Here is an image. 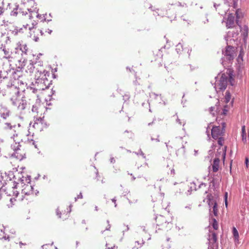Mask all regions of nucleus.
<instances>
[{
    "label": "nucleus",
    "mask_w": 249,
    "mask_h": 249,
    "mask_svg": "<svg viewBox=\"0 0 249 249\" xmlns=\"http://www.w3.org/2000/svg\"><path fill=\"white\" fill-rule=\"evenodd\" d=\"M215 82L214 88L217 93L223 91L226 89L228 82H229L231 85L233 86L234 81L232 72L229 70L227 71L226 73H219L217 76L215 77Z\"/></svg>",
    "instance_id": "f257e3e1"
},
{
    "label": "nucleus",
    "mask_w": 249,
    "mask_h": 249,
    "mask_svg": "<svg viewBox=\"0 0 249 249\" xmlns=\"http://www.w3.org/2000/svg\"><path fill=\"white\" fill-rule=\"evenodd\" d=\"M222 54L224 57L222 58V64L224 67H225L226 62L228 63H231L233 60L235 54V49L231 45H227L225 50L222 51Z\"/></svg>",
    "instance_id": "f03ea898"
},
{
    "label": "nucleus",
    "mask_w": 249,
    "mask_h": 249,
    "mask_svg": "<svg viewBox=\"0 0 249 249\" xmlns=\"http://www.w3.org/2000/svg\"><path fill=\"white\" fill-rule=\"evenodd\" d=\"M41 62H38V64L36 69L35 78L36 79V84H42L45 83V80H47V76L49 75V72L42 67Z\"/></svg>",
    "instance_id": "7ed1b4c3"
},
{
    "label": "nucleus",
    "mask_w": 249,
    "mask_h": 249,
    "mask_svg": "<svg viewBox=\"0 0 249 249\" xmlns=\"http://www.w3.org/2000/svg\"><path fill=\"white\" fill-rule=\"evenodd\" d=\"M226 126L225 123H222V127L220 126H213L211 129V134L214 139H217L219 136H222L225 133V129Z\"/></svg>",
    "instance_id": "20e7f679"
},
{
    "label": "nucleus",
    "mask_w": 249,
    "mask_h": 249,
    "mask_svg": "<svg viewBox=\"0 0 249 249\" xmlns=\"http://www.w3.org/2000/svg\"><path fill=\"white\" fill-rule=\"evenodd\" d=\"M20 145L19 144V142H16L14 145H12L11 147L14 150V153L12 154V156L15 157L19 160H22L24 158V156L18 152L20 150Z\"/></svg>",
    "instance_id": "39448f33"
},
{
    "label": "nucleus",
    "mask_w": 249,
    "mask_h": 249,
    "mask_svg": "<svg viewBox=\"0 0 249 249\" xmlns=\"http://www.w3.org/2000/svg\"><path fill=\"white\" fill-rule=\"evenodd\" d=\"M10 115V111L8 107L2 104H0V117L6 120Z\"/></svg>",
    "instance_id": "423d86ee"
},
{
    "label": "nucleus",
    "mask_w": 249,
    "mask_h": 249,
    "mask_svg": "<svg viewBox=\"0 0 249 249\" xmlns=\"http://www.w3.org/2000/svg\"><path fill=\"white\" fill-rule=\"evenodd\" d=\"M238 33L237 31H229L227 33V36L225 37V40L227 41V44H228V41L230 40V41L231 40L235 41V39L237 38Z\"/></svg>",
    "instance_id": "0eeeda50"
},
{
    "label": "nucleus",
    "mask_w": 249,
    "mask_h": 249,
    "mask_svg": "<svg viewBox=\"0 0 249 249\" xmlns=\"http://www.w3.org/2000/svg\"><path fill=\"white\" fill-rule=\"evenodd\" d=\"M38 64V62L37 61L35 62L33 60H30L29 64L27 66L26 71L30 74L32 73L36 70Z\"/></svg>",
    "instance_id": "6e6552de"
},
{
    "label": "nucleus",
    "mask_w": 249,
    "mask_h": 249,
    "mask_svg": "<svg viewBox=\"0 0 249 249\" xmlns=\"http://www.w3.org/2000/svg\"><path fill=\"white\" fill-rule=\"evenodd\" d=\"M235 17L233 14H229L226 22V26L228 28H231L234 25Z\"/></svg>",
    "instance_id": "1a4fd4ad"
},
{
    "label": "nucleus",
    "mask_w": 249,
    "mask_h": 249,
    "mask_svg": "<svg viewBox=\"0 0 249 249\" xmlns=\"http://www.w3.org/2000/svg\"><path fill=\"white\" fill-rule=\"evenodd\" d=\"M207 199L208 204L210 207V213L211 215V210L213 208V206H214L215 204H217V202L212 195H208L207 196Z\"/></svg>",
    "instance_id": "9d476101"
},
{
    "label": "nucleus",
    "mask_w": 249,
    "mask_h": 249,
    "mask_svg": "<svg viewBox=\"0 0 249 249\" xmlns=\"http://www.w3.org/2000/svg\"><path fill=\"white\" fill-rule=\"evenodd\" d=\"M33 187L30 185H26L23 189L22 190V193L24 194L25 195H30L33 194Z\"/></svg>",
    "instance_id": "9b49d317"
},
{
    "label": "nucleus",
    "mask_w": 249,
    "mask_h": 249,
    "mask_svg": "<svg viewBox=\"0 0 249 249\" xmlns=\"http://www.w3.org/2000/svg\"><path fill=\"white\" fill-rule=\"evenodd\" d=\"M219 162L220 160L218 157H216L214 159L213 164L212 165L213 171V172H216L218 170Z\"/></svg>",
    "instance_id": "f8f14e48"
},
{
    "label": "nucleus",
    "mask_w": 249,
    "mask_h": 249,
    "mask_svg": "<svg viewBox=\"0 0 249 249\" xmlns=\"http://www.w3.org/2000/svg\"><path fill=\"white\" fill-rule=\"evenodd\" d=\"M157 222V225H162L164 223H166V220L165 218L162 216V215H159L158 216H157L155 218Z\"/></svg>",
    "instance_id": "ddd939ff"
},
{
    "label": "nucleus",
    "mask_w": 249,
    "mask_h": 249,
    "mask_svg": "<svg viewBox=\"0 0 249 249\" xmlns=\"http://www.w3.org/2000/svg\"><path fill=\"white\" fill-rule=\"evenodd\" d=\"M234 15H236V24L240 27V22L239 19L242 18L243 14L241 12V10L239 9L236 10Z\"/></svg>",
    "instance_id": "4468645a"
},
{
    "label": "nucleus",
    "mask_w": 249,
    "mask_h": 249,
    "mask_svg": "<svg viewBox=\"0 0 249 249\" xmlns=\"http://www.w3.org/2000/svg\"><path fill=\"white\" fill-rule=\"evenodd\" d=\"M226 148L227 146H225L222 148H219L218 149H217V154H216V157H220V155L222 154V156L224 159L226 156Z\"/></svg>",
    "instance_id": "2eb2a0df"
},
{
    "label": "nucleus",
    "mask_w": 249,
    "mask_h": 249,
    "mask_svg": "<svg viewBox=\"0 0 249 249\" xmlns=\"http://www.w3.org/2000/svg\"><path fill=\"white\" fill-rule=\"evenodd\" d=\"M214 110H215V111L217 113H219L221 110V107H220L219 105V101H217L216 104H215V107H212L210 108V112L213 114L214 115V113H212V111Z\"/></svg>",
    "instance_id": "dca6fc26"
},
{
    "label": "nucleus",
    "mask_w": 249,
    "mask_h": 249,
    "mask_svg": "<svg viewBox=\"0 0 249 249\" xmlns=\"http://www.w3.org/2000/svg\"><path fill=\"white\" fill-rule=\"evenodd\" d=\"M242 140L244 142V143H246L247 142V133L246 131V127L245 125L242 126Z\"/></svg>",
    "instance_id": "f3484780"
},
{
    "label": "nucleus",
    "mask_w": 249,
    "mask_h": 249,
    "mask_svg": "<svg viewBox=\"0 0 249 249\" xmlns=\"http://www.w3.org/2000/svg\"><path fill=\"white\" fill-rule=\"evenodd\" d=\"M232 234L234 237V242H238L239 240V233L237 229L234 227L232 228Z\"/></svg>",
    "instance_id": "a211bd4d"
},
{
    "label": "nucleus",
    "mask_w": 249,
    "mask_h": 249,
    "mask_svg": "<svg viewBox=\"0 0 249 249\" xmlns=\"http://www.w3.org/2000/svg\"><path fill=\"white\" fill-rule=\"evenodd\" d=\"M26 106V101L25 100L22 99L18 107V110H23L25 108Z\"/></svg>",
    "instance_id": "6ab92c4d"
},
{
    "label": "nucleus",
    "mask_w": 249,
    "mask_h": 249,
    "mask_svg": "<svg viewBox=\"0 0 249 249\" xmlns=\"http://www.w3.org/2000/svg\"><path fill=\"white\" fill-rule=\"evenodd\" d=\"M0 49H1L2 51L4 52L6 58H7L10 57V53L9 51V49H6L5 46H3V45L2 44L1 46L0 47Z\"/></svg>",
    "instance_id": "aec40b11"
},
{
    "label": "nucleus",
    "mask_w": 249,
    "mask_h": 249,
    "mask_svg": "<svg viewBox=\"0 0 249 249\" xmlns=\"http://www.w3.org/2000/svg\"><path fill=\"white\" fill-rule=\"evenodd\" d=\"M225 3L228 5L229 6H233L235 8V5L236 4L237 0H224Z\"/></svg>",
    "instance_id": "412c9836"
},
{
    "label": "nucleus",
    "mask_w": 249,
    "mask_h": 249,
    "mask_svg": "<svg viewBox=\"0 0 249 249\" xmlns=\"http://www.w3.org/2000/svg\"><path fill=\"white\" fill-rule=\"evenodd\" d=\"M231 99V95L229 91L227 90L226 92L225 97H224V102L225 103H228L230 102V100Z\"/></svg>",
    "instance_id": "4be33fe9"
},
{
    "label": "nucleus",
    "mask_w": 249,
    "mask_h": 249,
    "mask_svg": "<svg viewBox=\"0 0 249 249\" xmlns=\"http://www.w3.org/2000/svg\"><path fill=\"white\" fill-rule=\"evenodd\" d=\"M8 71L0 70V78L6 79L8 77Z\"/></svg>",
    "instance_id": "5701e85b"
},
{
    "label": "nucleus",
    "mask_w": 249,
    "mask_h": 249,
    "mask_svg": "<svg viewBox=\"0 0 249 249\" xmlns=\"http://www.w3.org/2000/svg\"><path fill=\"white\" fill-rule=\"evenodd\" d=\"M26 60L25 59H21L18 60L19 65L18 68L22 69L26 65Z\"/></svg>",
    "instance_id": "b1692460"
},
{
    "label": "nucleus",
    "mask_w": 249,
    "mask_h": 249,
    "mask_svg": "<svg viewBox=\"0 0 249 249\" xmlns=\"http://www.w3.org/2000/svg\"><path fill=\"white\" fill-rule=\"evenodd\" d=\"M20 50L21 51L22 55L23 53L26 54L27 51H28V48L26 45H23L20 46Z\"/></svg>",
    "instance_id": "393cba45"
},
{
    "label": "nucleus",
    "mask_w": 249,
    "mask_h": 249,
    "mask_svg": "<svg viewBox=\"0 0 249 249\" xmlns=\"http://www.w3.org/2000/svg\"><path fill=\"white\" fill-rule=\"evenodd\" d=\"M135 246L132 247L133 249H138L139 248H141L142 245L144 244V242L143 240H142V243H140L139 241H136L135 242Z\"/></svg>",
    "instance_id": "a878e982"
},
{
    "label": "nucleus",
    "mask_w": 249,
    "mask_h": 249,
    "mask_svg": "<svg viewBox=\"0 0 249 249\" xmlns=\"http://www.w3.org/2000/svg\"><path fill=\"white\" fill-rule=\"evenodd\" d=\"M176 50L178 53H179L183 51V46L180 43L177 45Z\"/></svg>",
    "instance_id": "bb28decb"
},
{
    "label": "nucleus",
    "mask_w": 249,
    "mask_h": 249,
    "mask_svg": "<svg viewBox=\"0 0 249 249\" xmlns=\"http://www.w3.org/2000/svg\"><path fill=\"white\" fill-rule=\"evenodd\" d=\"M210 240L213 242V243H215L217 241V235L215 233L213 232L212 233L211 237Z\"/></svg>",
    "instance_id": "cd10ccee"
},
{
    "label": "nucleus",
    "mask_w": 249,
    "mask_h": 249,
    "mask_svg": "<svg viewBox=\"0 0 249 249\" xmlns=\"http://www.w3.org/2000/svg\"><path fill=\"white\" fill-rule=\"evenodd\" d=\"M17 128L16 125H12L10 123H6L5 124V126H4L5 129L9 128L10 129H12L13 128Z\"/></svg>",
    "instance_id": "c85d7f7f"
},
{
    "label": "nucleus",
    "mask_w": 249,
    "mask_h": 249,
    "mask_svg": "<svg viewBox=\"0 0 249 249\" xmlns=\"http://www.w3.org/2000/svg\"><path fill=\"white\" fill-rule=\"evenodd\" d=\"M213 211H211V213H213L214 216L217 215L218 210H217V204H214V206H213Z\"/></svg>",
    "instance_id": "c756f323"
},
{
    "label": "nucleus",
    "mask_w": 249,
    "mask_h": 249,
    "mask_svg": "<svg viewBox=\"0 0 249 249\" xmlns=\"http://www.w3.org/2000/svg\"><path fill=\"white\" fill-rule=\"evenodd\" d=\"M213 223L212 226L214 230H217L218 228L217 222L215 218H212Z\"/></svg>",
    "instance_id": "7c9ffc66"
},
{
    "label": "nucleus",
    "mask_w": 249,
    "mask_h": 249,
    "mask_svg": "<svg viewBox=\"0 0 249 249\" xmlns=\"http://www.w3.org/2000/svg\"><path fill=\"white\" fill-rule=\"evenodd\" d=\"M228 105L224 106V108L222 109V112H221L222 115H226L227 114V112L228 111Z\"/></svg>",
    "instance_id": "2f4dec72"
},
{
    "label": "nucleus",
    "mask_w": 249,
    "mask_h": 249,
    "mask_svg": "<svg viewBox=\"0 0 249 249\" xmlns=\"http://www.w3.org/2000/svg\"><path fill=\"white\" fill-rule=\"evenodd\" d=\"M20 126V124H18L17 126V128H14L13 130L14 131L15 133L13 134V138L14 139L15 137H17L18 136V133L17 132L18 131V128H19Z\"/></svg>",
    "instance_id": "473e14b6"
},
{
    "label": "nucleus",
    "mask_w": 249,
    "mask_h": 249,
    "mask_svg": "<svg viewBox=\"0 0 249 249\" xmlns=\"http://www.w3.org/2000/svg\"><path fill=\"white\" fill-rule=\"evenodd\" d=\"M18 5H16V7L11 12V15L16 16L17 15L18 12L17 11L18 8Z\"/></svg>",
    "instance_id": "72a5a7b5"
},
{
    "label": "nucleus",
    "mask_w": 249,
    "mask_h": 249,
    "mask_svg": "<svg viewBox=\"0 0 249 249\" xmlns=\"http://www.w3.org/2000/svg\"><path fill=\"white\" fill-rule=\"evenodd\" d=\"M179 153H181L183 154H184L185 149H184V146L183 145H182V146L180 148L178 149L177 150L176 154H177V155H178Z\"/></svg>",
    "instance_id": "f704fd0d"
},
{
    "label": "nucleus",
    "mask_w": 249,
    "mask_h": 249,
    "mask_svg": "<svg viewBox=\"0 0 249 249\" xmlns=\"http://www.w3.org/2000/svg\"><path fill=\"white\" fill-rule=\"evenodd\" d=\"M217 139H218V141H217L218 144L220 146H222L223 142L224 141V138L223 137H218Z\"/></svg>",
    "instance_id": "c9c22d12"
},
{
    "label": "nucleus",
    "mask_w": 249,
    "mask_h": 249,
    "mask_svg": "<svg viewBox=\"0 0 249 249\" xmlns=\"http://www.w3.org/2000/svg\"><path fill=\"white\" fill-rule=\"evenodd\" d=\"M134 153L137 155H141V156H142V157H143V159L146 158V157H145L144 154L143 153V152L142 151V150L141 149L139 150V151L138 152H135Z\"/></svg>",
    "instance_id": "e433bc0d"
},
{
    "label": "nucleus",
    "mask_w": 249,
    "mask_h": 249,
    "mask_svg": "<svg viewBox=\"0 0 249 249\" xmlns=\"http://www.w3.org/2000/svg\"><path fill=\"white\" fill-rule=\"evenodd\" d=\"M8 177L9 178L10 180H11L12 178H13L15 177V175H14L13 172L9 171L8 173Z\"/></svg>",
    "instance_id": "4c0bfd02"
},
{
    "label": "nucleus",
    "mask_w": 249,
    "mask_h": 249,
    "mask_svg": "<svg viewBox=\"0 0 249 249\" xmlns=\"http://www.w3.org/2000/svg\"><path fill=\"white\" fill-rule=\"evenodd\" d=\"M190 189L191 190H196V184L195 182H193L191 183Z\"/></svg>",
    "instance_id": "58836bf2"
},
{
    "label": "nucleus",
    "mask_w": 249,
    "mask_h": 249,
    "mask_svg": "<svg viewBox=\"0 0 249 249\" xmlns=\"http://www.w3.org/2000/svg\"><path fill=\"white\" fill-rule=\"evenodd\" d=\"M244 30L246 31L245 32H244L243 33L244 37V39H245V37H246L247 36H248V26H244Z\"/></svg>",
    "instance_id": "ea45409f"
},
{
    "label": "nucleus",
    "mask_w": 249,
    "mask_h": 249,
    "mask_svg": "<svg viewBox=\"0 0 249 249\" xmlns=\"http://www.w3.org/2000/svg\"><path fill=\"white\" fill-rule=\"evenodd\" d=\"M224 197H225L224 198H225V205L226 207H227V205H228V202H227L228 193L226 192L225 193Z\"/></svg>",
    "instance_id": "a19ab883"
},
{
    "label": "nucleus",
    "mask_w": 249,
    "mask_h": 249,
    "mask_svg": "<svg viewBox=\"0 0 249 249\" xmlns=\"http://www.w3.org/2000/svg\"><path fill=\"white\" fill-rule=\"evenodd\" d=\"M216 179L213 178L211 183L212 184V186L213 187H215L216 186Z\"/></svg>",
    "instance_id": "79ce46f5"
},
{
    "label": "nucleus",
    "mask_w": 249,
    "mask_h": 249,
    "mask_svg": "<svg viewBox=\"0 0 249 249\" xmlns=\"http://www.w3.org/2000/svg\"><path fill=\"white\" fill-rule=\"evenodd\" d=\"M110 228H111L110 224H108L105 230L101 231V233L103 234L105 231H110Z\"/></svg>",
    "instance_id": "37998d69"
},
{
    "label": "nucleus",
    "mask_w": 249,
    "mask_h": 249,
    "mask_svg": "<svg viewBox=\"0 0 249 249\" xmlns=\"http://www.w3.org/2000/svg\"><path fill=\"white\" fill-rule=\"evenodd\" d=\"M83 196L81 193H80L79 195L77 196V197H75V201H76L77 199L78 198H82Z\"/></svg>",
    "instance_id": "c03bdc74"
},
{
    "label": "nucleus",
    "mask_w": 249,
    "mask_h": 249,
    "mask_svg": "<svg viewBox=\"0 0 249 249\" xmlns=\"http://www.w3.org/2000/svg\"><path fill=\"white\" fill-rule=\"evenodd\" d=\"M248 163H249V158L248 157H246L245 158V163L246 164L247 168L248 167Z\"/></svg>",
    "instance_id": "a18cd8bd"
},
{
    "label": "nucleus",
    "mask_w": 249,
    "mask_h": 249,
    "mask_svg": "<svg viewBox=\"0 0 249 249\" xmlns=\"http://www.w3.org/2000/svg\"><path fill=\"white\" fill-rule=\"evenodd\" d=\"M56 215L58 216V217L61 218V213L60 212H59V211L58 209L56 210Z\"/></svg>",
    "instance_id": "49530a36"
},
{
    "label": "nucleus",
    "mask_w": 249,
    "mask_h": 249,
    "mask_svg": "<svg viewBox=\"0 0 249 249\" xmlns=\"http://www.w3.org/2000/svg\"><path fill=\"white\" fill-rule=\"evenodd\" d=\"M178 6H184V5H186L185 3L182 4L180 2H178L176 4Z\"/></svg>",
    "instance_id": "de8ad7c7"
},
{
    "label": "nucleus",
    "mask_w": 249,
    "mask_h": 249,
    "mask_svg": "<svg viewBox=\"0 0 249 249\" xmlns=\"http://www.w3.org/2000/svg\"><path fill=\"white\" fill-rule=\"evenodd\" d=\"M11 203V206L14 205V202L16 201L15 198H11L10 200Z\"/></svg>",
    "instance_id": "09e8293b"
},
{
    "label": "nucleus",
    "mask_w": 249,
    "mask_h": 249,
    "mask_svg": "<svg viewBox=\"0 0 249 249\" xmlns=\"http://www.w3.org/2000/svg\"><path fill=\"white\" fill-rule=\"evenodd\" d=\"M150 96L151 97H153H153H154L155 98H156V97H158L159 95H158V94H157L155 93L152 92V93H150Z\"/></svg>",
    "instance_id": "8fccbe9b"
},
{
    "label": "nucleus",
    "mask_w": 249,
    "mask_h": 249,
    "mask_svg": "<svg viewBox=\"0 0 249 249\" xmlns=\"http://www.w3.org/2000/svg\"><path fill=\"white\" fill-rule=\"evenodd\" d=\"M36 25V23L35 21V22H33L32 23V27H29V30H31L32 28H34V27Z\"/></svg>",
    "instance_id": "3c124183"
},
{
    "label": "nucleus",
    "mask_w": 249,
    "mask_h": 249,
    "mask_svg": "<svg viewBox=\"0 0 249 249\" xmlns=\"http://www.w3.org/2000/svg\"><path fill=\"white\" fill-rule=\"evenodd\" d=\"M30 181H31L30 177L28 176L27 178H26V182H27V183H30Z\"/></svg>",
    "instance_id": "603ef678"
},
{
    "label": "nucleus",
    "mask_w": 249,
    "mask_h": 249,
    "mask_svg": "<svg viewBox=\"0 0 249 249\" xmlns=\"http://www.w3.org/2000/svg\"><path fill=\"white\" fill-rule=\"evenodd\" d=\"M31 90H32L33 93H36V92L37 90H38V89H36V88H31Z\"/></svg>",
    "instance_id": "864d4df0"
},
{
    "label": "nucleus",
    "mask_w": 249,
    "mask_h": 249,
    "mask_svg": "<svg viewBox=\"0 0 249 249\" xmlns=\"http://www.w3.org/2000/svg\"><path fill=\"white\" fill-rule=\"evenodd\" d=\"M18 192L17 191H13V196H15L16 197H17L18 195Z\"/></svg>",
    "instance_id": "5fc2aeb1"
},
{
    "label": "nucleus",
    "mask_w": 249,
    "mask_h": 249,
    "mask_svg": "<svg viewBox=\"0 0 249 249\" xmlns=\"http://www.w3.org/2000/svg\"><path fill=\"white\" fill-rule=\"evenodd\" d=\"M158 137H159V136H158V138L154 139L152 137H151V140L152 141H153L155 140V141H156V142H160V140L158 139Z\"/></svg>",
    "instance_id": "6e6d98bb"
},
{
    "label": "nucleus",
    "mask_w": 249,
    "mask_h": 249,
    "mask_svg": "<svg viewBox=\"0 0 249 249\" xmlns=\"http://www.w3.org/2000/svg\"><path fill=\"white\" fill-rule=\"evenodd\" d=\"M202 186H206V184L205 183H201L198 186V188H200L202 187Z\"/></svg>",
    "instance_id": "4d7b16f0"
},
{
    "label": "nucleus",
    "mask_w": 249,
    "mask_h": 249,
    "mask_svg": "<svg viewBox=\"0 0 249 249\" xmlns=\"http://www.w3.org/2000/svg\"><path fill=\"white\" fill-rule=\"evenodd\" d=\"M111 200L113 202H114L115 203V207H116L117 206V204H116V200L115 198H113V199H112Z\"/></svg>",
    "instance_id": "13d9d810"
},
{
    "label": "nucleus",
    "mask_w": 249,
    "mask_h": 249,
    "mask_svg": "<svg viewBox=\"0 0 249 249\" xmlns=\"http://www.w3.org/2000/svg\"><path fill=\"white\" fill-rule=\"evenodd\" d=\"M110 162L111 163H114L115 162V160H114V159L113 158H111L110 159Z\"/></svg>",
    "instance_id": "bf43d9fd"
},
{
    "label": "nucleus",
    "mask_w": 249,
    "mask_h": 249,
    "mask_svg": "<svg viewBox=\"0 0 249 249\" xmlns=\"http://www.w3.org/2000/svg\"><path fill=\"white\" fill-rule=\"evenodd\" d=\"M240 58H241V60H242V56L241 53H240V54H239V55L238 56V59H239Z\"/></svg>",
    "instance_id": "052dcab7"
},
{
    "label": "nucleus",
    "mask_w": 249,
    "mask_h": 249,
    "mask_svg": "<svg viewBox=\"0 0 249 249\" xmlns=\"http://www.w3.org/2000/svg\"><path fill=\"white\" fill-rule=\"evenodd\" d=\"M19 180L22 183H24V179H23V177H22V178L19 177Z\"/></svg>",
    "instance_id": "680f3d73"
},
{
    "label": "nucleus",
    "mask_w": 249,
    "mask_h": 249,
    "mask_svg": "<svg viewBox=\"0 0 249 249\" xmlns=\"http://www.w3.org/2000/svg\"><path fill=\"white\" fill-rule=\"evenodd\" d=\"M44 87H44L43 86L42 87H41V88H40V89H42V90H44V89H46V88H48V86H46V84H44Z\"/></svg>",
    "instance_id": "e2e57ef3"
},
{
    "label": "nucleus",
    "mask_w": 249,
    "mask_h": 249,
    "mask_svg": "<svg viewBox=\"0 0 249 249\" xmlns=\"http://www.w3.org/2000/svg\"><path fill=\"white\" fill-rule=\"evenodd\" d=\"M213 6L215 7V8L216 9H217V7L219 6L220 4H217L216 3H214Z\"/></svg>",
    "instance_id": "0e129e2a"
},
{
    "label": "nucleus",
    "mask_w": 249,
    "mask_h": 249,
    "mask_svg": "<svg viewBox=\"0 0 249 249\" xmlns=\"http://www.w3.org/2000/svg\"><path fill=\"white\" fill-rule=\"evenodd\" d=\"M3 12V8L0 7V14Z\"/></svg>",
    "instance_id": "69168bd1"
},
{
    "label": "nucleus",
    "mask_w": 249,
    "mask_h": 249,
    "mask_svg": "<svg viewBox=\"0 0 249 249\" xmlns=\"http://www.w3.org/2000/svg\"><path fill=\"white\" fill-rule=\"evenodd\" d=\"M194 155L195 156H197V154H198V151L197 150H194Z\"/></svg>",
    "instance_id": "338daca9"
},
{
    "label": "nucleus",
    "mask_w": 249,
    "mask_h": 249,
    "mask_svg": "<svg viewBox=\"0 0 249 249\" xmlns=\"http://www.w3.org/2000/svg\"><path fill=\"white\" fill-rule=\"evenodd\" d=\"M171 175H174L175 174V170L174 169H172L171 170Z\"/></svg>",
    "instance_id": "774afa93"
}]
</instances>
